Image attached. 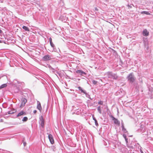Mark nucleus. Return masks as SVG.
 I'll return each instance as SVG.
<instances>
[{
	"label": "nucleus",
	"instance_id": "obj_1",
	"mask_svg": "<svg viewBox=\"0 0 153 153\" xmlns=\"http://www.w3.org/2000/svg\"><path fill=\"white\" fill-rule=\"evenodd\" d=\"M126 79H127L128 82L131 84L134 82L136 80V78L133 73L129 74L126 77Z\"/></svg>",
	"mask_w": 153,
	"mask_h": 153
},
{
	"label": "nucleus",
	"instance_id": "obj_6",
	"mask_svg": "<svg viewBox=\"0 0 153 153\" xmlns=\"http://www.w3.org/2000/svg\"><path fill=\"white\" fill-rule=\"evenodd\" d=\"M27 101V100L25 98H22L21 99V103L20 107H22V106H25Z\"/></svg>",
	"mask_w": 153,
	"mask_h": 153
},
{
	"label": "nucleus",
	"instance_id": "obj_34",
	"mask_svg": "<svg viewBox=\"0 0 153 153\" xmlns=\"http://www.w3.org/2000/svg\"><path fill=\"white\" fill-rule=\"evenodd\" d=\"M36 112H37L36 110H34V111H33V113L34 114H35V113H36Z\"/></svg>",
	"mask_w": 153,
	"mask_h": 153
},
{
	"label": "nucleus",
	"instance_id": "obj_38",
	"mask_svg": "<svg viewBox=\"0 0 153 153\" xmlns=\"http://www.w3.org/2000/svg\"><path fill=\"white\" fill-rule=\"evenodd\" d=\"M142 153H143V152H142Z\"/></svg>",
	"mask_w": 153,
	"mask_h": 153
},
{
	"label": "nucleus",
	"instance_id": "obj_36",
	"mask_svg": "<svg viewBox=\"0 0 153 153\" xmlns=\"http://www.w3.org/2000/svg\"><path fill=\"white\" fill-rule=\"evenodd\" d=\"M123 136L124 138H125V137H126V135L125 134H123Z\"/></svg>",
	"mask_w": 153,
	"mask_h": 153
},
{
	"label": "nucleus",
	"instance_id": "obj_16",
	"mask_svg": "<svg viewBox=\"0 0 153 153\" xmlns=\"http://www.w3.org/2000/svg\"><path fill=\"white\" fill-rule=\"evenodd\" d=\"M26 114V113L25 112L23 111H22L20 112L19 113V114H18V115L17 116V117L22 115H25Z\"/></svg>",
	"mask_w": 153,
	"mask_h": 153
},
{
	"label": "nucleus",
	"instance_id": "obj_7",
	"mask_svg": "<svg viewBox=\"0 0 153 153\" xmlns=\"http://www.w3.org/2000/svg\"><path fill=\"white\" fill-rule=\"evenodd\" d=\"M48 137L51 143L52 144H53L54 143V141L52 135L51 134H49L48 135Z\"/></svg>",
	"mask_w": 153,
	"mask_h": 153
},
{
	"label": "nucleus",
	"instance_id": "obj_30",
	"mask_svg": "<svg viewBox=\"0 0 153 153\" xmlns=\"http://www.w3.org/2000/svg\"><path fill=\"white\" fill-rule=\"evenodd\" d=\"M125 141H126V143H127L128 142V139L126 137H125Z\"/></svg>",
	"mask_w": 153,
	"mask_h": 153
},
{
	"label": "nucleus",
	"instance_id": "obj_18",
	"mask_svg": "<svg viewBox=\"0 0 153 153\" xmlns=\"http://www.w3.org/2000/svg\"><path fill=\"white\" fill-rule=\"evenodd\" d=\"M114 123L115 124L119 125L120 124V121L117 120V119L115 118L114 120Z\"/></svg>",
	"mask_w": 153,
	"mask_h": 153
},
{
	"label": "nucleus",
	"instance_id": "obj_19",
	"mask_svg": "<svg viewBox=\"0 0 153 153\" xmlns=\"http://www.w3.org/2000/svg\"><path fill=\"white\" fill-rule=\"evenodd\" d=\"M97 109L98 112L100 114H101L102 112H101V108L100 106H98L97 107Z\"/></svg>",
	"mask_w": 153,
	"mask_h": 153
},
{
	"label": "nucleus",
	"instance_id": "obj_21",
	"mask_svg": "<svg viewBox=\"0 0 153 153\" xmlns=\"http://www.w3.org/2000/svg\"><path fill=\"white\" fill-rule=\"evenodd\" d=\"M27 117H24L23 119H22V121L23 122H26L27 121Z\"/></svg>",
	"mask_w": 153,
	"mask_h": 153
},
{
	"label": "nucleus",
	"instance_id": "obj_8",
	"mask_svg": "<svg viewBox=\"0 0 153 153\" xmlns=\"http://www.w3.org/2000/svg\"><path fill=\"white\" fill-rule=\"evenodd\" d=\"M48 67L52 71V72L53 73H54L57 76V75H56V74H59V75L60 74L54 68H53L51 66L49 65Z\"/></svg>",
	"mask_w": 153,
	"mask_h": 153
},
{
	"label": "nucleus",
	"instance_id": "obj_39",
	"mask_svg": "<svg viewBox=\"0 0 153 153\" xmlns=\"http://www.w3.org/2000/svg\"><path fill=\"white\" fill-rule=\"evenodd\" d=\"M0 89H1V88H0Z\"/></svg>",
	"mask_w": 153,
	"mask_h": 153
},
{
	"label": "nucleus",
	"instance_id": "obj_27",
	"mask_svg": "<svg viewBox=\"0 0 153 153\" xmlns=\"http://www.w3.org/2000/svg\"><path fill=\"white\" fill-rule=\"evenodd\" d=\"M6 41L5 40H0V43H4V44H6Z\"/></svg>",
	"mask_w": 153,
	"mask_h": 153
},
{
	"label": "nucleus",
	"instance_id": "obj_23",
	"mask_svg": "<svg viewBox=\"0 0 153 153\" xmlns=\"http://www.w3.org/2000/svg\"><path fill=\"white\" fill-rule=\"evenodd\" d=\"M92 84L94 85H96L97 82V81L94 80H92L91 81Z\"/></svg>",
	"mask_w": 153,
	"mask_h": 153
},
{
	"label": "nucleus",
	"instance_id": "obj_25",
	"mask_svg": "<svg viewBox=\"0 0 153 153\" xmlns=\"http://www.w3.org/2000/svg\"><path fill=\"white\" fill-rule=\"evenodd\" d=\"M144 13L147 15H149L150 14V13H149L148 12L146 11H143L141 13Z\"/></svg>",
	"mask_w": 153,
	"mask_h": 153
},
{
	"label": "nucleus",
	"instance_id": "obj_5",
	"mask_svg": "<svg viewBox=\"0 0 153 153\" xmlns=\"http://www.w3.org/2000/svg\"><path fill=\"white\" fill-rule=\"evenodd\" d=\"M59 19L62 22H65L66 21H67L68 18L64 15H61L59 17Z\"/></svg>",
	"mask_w": 153,
	"mask_h": 153
},
{
	"label": "nucleus",
	"instance_id": "obj_35",
	"mask_svg": "<svg viewBox=\"0 0 153 153\" xmlns=\"http://www.w3.org/2000/svg\"><path fill=\"white\" fill-rule=\"evenodd\" d=\"M128 147L129 148H130V149H132L133 147L132 146H128Z\"/></svg>",
	"mask_w": 153,
	"mask_h": 153
},
{
	"label": "nucleus",
	"instance_id": "obj_33",
	"mask_svg": "<svg viewBox=\"0 0 153 153\" xmlns=\"http://www.w3.org/2000/svg\"><path fill=\"white\" fill-rule=\"evenodd\" d=\"M95 10L97 11H98V9L97 7H96L95 8Z\"/></svg>",
	"mask_w": 153,
	"mask_h": 153
},
{
	"label": "nucleus",
	"instance_id": "obj_17",
	"mask_svg": "<svg viewBox=\"0 0 153 153\" xmlns=\"http://www.w3.org/2000/svg\"><path fill=\"white\" fill-rule=\"evenodd\" d=\"M22 28L24 29L25 31H29L30 30L28 27L26 26H24L22 27Z\"/></svg>",
	"mask_w": 153,
	"mask_h": 153
},
{
	"label": "nucleus",
	"instance_id": "obj_9",
	"mask_svg": "<svg viewBox=\"0 0 153 153\" xmlns=\"http://www.w3.org/2000/svg\"><path fill=\"white\" fill-rule=\"evenodd\" d=\"M37 105L36 108L38 110H39V111H40V112H41L42 110V106L41 105V103L38 101H37Z\"/></svg>",
	"mask_w": 153,
	"mask_h": 153
},
{
	"label": "nucleus",
	"instance_id": "obj_11",
	"mask_svg": "<svg viewBox=\"0 0 153 153\" xmlns=\"http://www.w3.org/2000/svg\"><path fill=\"white\" fill-rule=\"evenodd\" d=\"M49 42L50 43V45L51 47L53 48L54 50V48H55V46L53 43L52 42V39L51 37H50L49 38Z\"/></svg>",
	"mask_w": 153,
	"mask_h": 153
},
{
	"label": "nucleus",
	"instance_id": "obj_31",
	"mask_svg": "<svg viewBox=\"0 0 153 153\" xmlns=\"http://www.w3.org/2000/svg\"><path fill=\"white\" fill-rule=\"evenodd\" d=\"M23 144L24 146H25L26 145V142H23Z\"/></svg>",
	"mask_w": 153,
	"mask_h": 153
},
{
	"label": "nucleus",
	"instance_id": "obj_4",
	"mask_svg": "<svg viewBox=\"0 0 153 153\" xmlns=\"http://www.w3.org/2000/svg\"><path fill=\"white\" fill-rule=\"evenodd\" d=\"M51 59V56L49 55H47L44 56L42 58V61H46L49 60Z\"/></svg>",
	"mask_w": 153,
	"mask_h": 153
},
{
	"label": "nucleus",
	"instance_id": "obj_28",
	"mask_svg": "<svg viewBox=\"0 0 153 153\" xmlns=\"http://www.w3.org/2000/svg\"><path fill=\"white\" fill-rule=\"evenodd\" d=\"M127 6L128 7V9L131 8L132 7L131 4L129 5V4H128L127 5Z\"/></svg>",
	"mask_w": 153,
	"mask_h": 153
},
{
	"label": "nucleus",
	"instance_id": "obj_32",
	"mask_svg": "<svg viewBox=\"0 0 153 153\" xmlns=\"http://www.w3.org/2000/svg\"><path fill=\"white\" fill-rule=\"evenodd\" d=\"M111 117L112 118V120H114L116 118L114 117L113 116H111Z\"/></svg>",
	"mask_w": 153,
	"mask_h": 153
},
{
	"label": "nucleus",
	"instance_id": "obj_3",
	"mask_svg": "<svg viewBox=\"0 0 153 153\" xmlns=\"http://www.w3.org/2000/svg\"><path fill=\"white\" fill-rule=\"evenodd\" d=\"M39 120V123L40 124V126L42 128H44V120L42 116L40 117Z\"/></svg>",
	"mask_w": 153,
	"mask_h": 153
},
{
	"label": "nucleus",
	"instance_id": "obj_14",
	"mask_svg": "<svg viewBox=\"0 0 153 153\" xmlns=\"http://www.w3.org/2000/svg\"><path fill=\"white\" fill-rule=\"evenodd\" d=\"M92 117L93 118V120H94V121L95 125L96 126H98V124L97 123V121L96 119L94 117V114H92Z\"/></svg>",
	"mask_w": 153,
	"mask_h": 153
},
{
	"label": "nucleus",
	"instance_id": "obj_10",
	"mask_svg": "<svg viewBox=\"0 0 153 153\" xmlns=\"http://www.w3.org/2000/svg\"><path fill=\"white\" fill-rule=\"evenodd\" d=\"M76 73L80 75L83 76L84 75H86V73L82 70H78L76 71Z\"/></svg>",
	"mask_w": 153,
	"mask_h": 153
},
{
	"label": "nucleus",
	"instance_id": "obj_12",
	"mask_svg": "<svg viewBox=\"0 0 153 153\" xmlns=\"http://www.w3.org/2000/svg\"><path fill=\"white\" fill-rule=\"evenodd\" d=\"M142 33L143 36H147L149 35V32L146 29L143 31Z\"/></svg>",
	"mask_w": 153,
	"mask_h": 153
},
{
	"label": "nucleus",
	"instance_id": "obj_13",
	"mask_svg": "<svg viewBox=\"0 0 153 153\" xmlns=\"http://www.w3.org/2000/svg\"><path fill=\"white\" fill-rule=\"evenodd\" d=\"M16 110L15 109H13L11 111H8L7 112V114H14V113L16 112Z\"/></svg>",
	"mask_w": 153,
	"mask_h": 153
},
{
	"label": "nucleus",
	"instance_id": "obj_24",
	"mask_svg": "<svg viewBox=\"0 0 153 153\" xmlns=\"http://www.w3.org/2000/svg\"><path fill=\"white\" fill-rule=\"evenodd\" d=\"M85 94V96L86 97H88V98L89 99H91L90 97V95L88 94L86 92V93Z\"/></svg>",
	"mask_w": 153,
	"mask_h": 153
},
{
	"label": "nucleus",
	"instance_id": "obj_37",
	"mask_svg": "<svg viewBox=\"0 0 153 153\" xmlns=\"http://www.w3.org/2000/svg\"><path fill=\"white\" fill-rule=\"evenodd\" d=\"M1 32H2V30L1 29H0V33H1Z\"/></svg>",
	"mask_w": 153,
	"mask_h": 153
},
{
	"label": "nucleus",
	"instance_id": "obj_29",
	"mask_svg": "<svg viewBox=\"0 0 153 153\" xmlns=\"http://www.w3.org/2000/svg\"><path fill=\"white\" fill-rule=\"evenodd\" d=\"M121 124L122 127H124V123H123V122L122 120V121L121 122Z\"/></svg>",
	"mask_w": 153,
	"mask_h": 153
},
{
	"label": "nucleus",
	"instance_id": "obj_26",
	"mask_svg": "<svg viewBox=\"0 0 153 153\" xmlns=\"http://www.w3.org/2000/svg\"><path fill=\"white\" fill-rule=\"evenodd\" d=\"M103 101H100L98 102V104L100 105H102L103 104Z\"/></svg>",
	"mask_w": 153,
	"mask_h": 153
},
{
	"label": "nucleus",
	"instance_id": "obj_15",
	"mask_svg": "<svg viewBox=\"0 0 153 153\" xmlns=\"http://www.w3.org/2000/svg\"><path fill=\"white\" fill-rule=\"evenodd\" d=\"M78 88L79 89V90L81 91L82 93H84V94L86 93V91L84 90L80 86L78 87Z\"/></svg>",
	"mask_w": 153,
	"mask_h": 153
},
{
	"label": "nucleus",
	"instance_id": "obj_22",
	"mask_svg": "<svg viewBox=\"0 0 153 153\" xmlns=\"http://www.w3.org/2000/svg\"><path fill=\"white\" fill-rule=\"evenodd\" d=\"M122 128V130L124 133H126L127 131L126 129L124 128V127H123Z\"/></svg>",
	"mask_w": 153,
	"mask_h": 153
},
{
	"label": "nucleus",
	"instance_id": "obj_20",
	"mask_svg": "<svg viewBox=\"0 0 153 153\" xmlns=\"http://www.w3.org/2000/svg\"><path fill=\"white\" fill-rule=\"evenodd\" d=\"M7 86V85L6 83L2 84L0 86V88H3L6 87Z\"/></svg>",
	"mask_w": 153,
	"mask_h": 153
},
{
	"label": "nucleus",
	"instance_id": "obj_2",
	"mask_svg": "<svg viewBox=\"0 0 153 153\" xmlns=\"http://www.w3.org/2000/svg\"><path fill=\"white\" fill-rule=\"evenodd\" d=\"M105 75H106L108 78L116 80L118 78V76L115 74H113L112 72H108L105 73Z\"/></svg>",
	"mask_w": 153,
	"mask_h": 153
}]
</instances>
